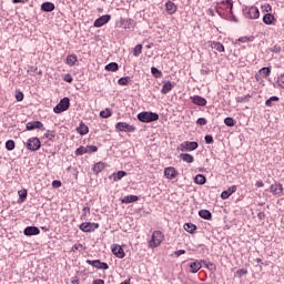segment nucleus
<instances>
[{
  "label": "nucleus",
  "instance_id": "obj_62",
  "mask_svg": "<svg viewBox=\"0 0 284 284\" xmlns=\"http://www.w3.org/2000/svg\"><path fill=\"white\" fill-rule=\"evenodd\" d=\"M174 254H175L176 256H183V254H185V250L175 251Z\"/></svg>",
  "mask_w": 284,
  "mask_h": 284
},
{
  "label": "nucleus",
  "instance_id": "obj_18",
  "mask_svg": "<svg viewBox=\"0 0 284 284\" xmlns=\"http://www.w3.org/2000/svg\"><path fill=\"white\" fill-rule=\"evenodd\" d=\"M110 19H111L110 14L102 16L94 21V27L101 28L102 26H105V23H108Z\"/></svg>",
  "mask_w": 284,
  "mask_h": 284
},
{
  "label": "nucleus",
  "instance_id": "obj_46",
  "mask_svg": "<svg viewBox=\"0 0 284 284\" xmlns=\"http://www.w3.org/2000/svg\"><path fill=\"white\" fill-rule=\"evenodd\" d=\"M251 95H242L236 98V103H248Z\"/></svg>",
  "mask_w": 284,
  "mask_h": 284
},
{
  "label": "nucleus",
  "instance_id": "obj_11",
  "mask_svg": "<svg viewBox=\"0 0 284 284\" xmlns=\"http://www.w3.org/2000/svg\"><path fill=\"white\" fill-rule=\"evenodd\" d=\"M268 192H271L273 196H281L283 194V184L275 182L270 186Z\"/></svg>",
  "mask_w": 284,
  "mask_h": 284
},
{
  "label": "nucleus",
  "instance_id": "obj_14",
  "mask_svg": "<svg viewBox=\"0 0 284 284\" xmlns=\"http://www.w3.org/2000/svg\"><path fill=\"white\" fill-rule=\"evenodd\" d=\"M24 236H39L41 234V230L38 226H27L23 230Z\"/></svg>",
  "mask_w": 284,
  "mask_h": 284
},
{
  "label": "nucleus",
  "instance_id": "obj_21",
  "mask_svg": "<svg viewBox=\"0 0 284 284\" xmlns=\"http://www.w3.org/2000/svg\"><path fill=\"white\" fill-rule=\"evenodd\" d=\"M250 41H254L253 37H241L234 41L232 39V42L235 43V45H241V43H250Z\"/></svg>",
  "mask_w": 284,
  "mask_h": 284
},
{
  "label": "nucleus",
  "instance_id": "obj_4",
  "mask_svg": "<svg viewBox=\"0 0 284 284\" xmlns=\"http://www.w3.org/2000/svg\"><path fill=\"white\" fill-rule=\"evenodd\" d=\"M243 14L246 17V19H258L260 11L256 7H244Z\"/></svg>",
  "mask_w": 284,
  "mask_h": 284
},
{
  "label": "nucleus",
  "instance_id": "obj_19",
  "mask_svg": "<svg viewBox=\"0 0 284 284\" xmlns=\"http://www.w3.org/2000/svg\"><path fill=\"white\" fill-rule=\"evenodd\" d=\"M77 132L81 136H85V134L90 132V128L85 123L80 122L79 126L77 128Z\"/></svg>",
  "mask_w": 284,
  "mask_h": 284
},
{
  "label": "nucleus",
  "instance_id": "obj_27",
  "mask_svg": "<svg viewBox=\"0 0 284 284\" xmlns=\"http://www.w3.org/2000/svg\"><path fill=\"white\" fill-rule=\"evenodd\" d=\"M194 183L196 185H205V183H207V178H205V175H203V174H197L194 178Z\"/></svg>",
  "mask_w": 284,
  "mask_h": 284
},
{
  "label": "nucleus",
  "instance_id": "obj_40",
  "mask_svg": "<svg viewBox=\"0 0 284 284\" xmlns=\"http://www.w3.org/2000/svg\"><path fill=\"white\" fill-rule=\"evenodd\" d=\"M14 148H17V143H14V140H8L6 142V150H8V152H12Z\"/></svg>",
  "mask_w": 284,
  "mask_h": 284
},
{
  "label": "nucleus",
  "instance_id": "obj_41",
  "mask_svg": "<svg viewBox=\"0 0 284 284\" xmlns=\"http://www.w3.org/2000/svg\"><path fill=\"white\" fill-rule=\"evenodd\" d=\"M273 21H274V16L271 14V13H266V14L263 17V22L266 23V26L272 24Z\"/></svg>",
  "mask_w": 284,
  "mask_h": 284
},
{
  "label": "nucleus",
  "instance_id": "obj_54",
  "mask_svg": "<svg viewBox=\"0 0 284 284\" xmlns=\"http://www.w3.org/2000/svg\"><path fill=\"white\" fill-rule=\"evenodd\" d=\"M262 10H265V12H272V6L270 3H264L262 6Z\"/></svg>",
  "mask_w": 284,
  "mask_h": 284
},
{
  "label": "nucleus",
  "instance_id": "obj_53",
  "mask_svg": "<svg viewBox=\"0 0 284 284\" xmlns=\"http://www.w3.org/2000/svg\"><path fill=\"white\" fill-rule=\"evenodd\" d=\"M196 125H201V126L207 125V119H205V118H199V119L196 120Z\"/></svg>",
  "mask_w": 284,
  "mask_h": 284
},
{
  "label": "nucleus",
  "instance_id": "obj_24",
  "mask_svg": "<svg viewBox=\"0 0 284 284\" xmlns=\"http://www.w3.org/2000/svg\"><path fill=\"white\" fill-rule=\"evenodd\" d=\"M136 201H139V196L138 195H125L122 200L121 203H136Z\"/></svg>",
  "mask_w": 284,
  "mask_h": 284
},
{
  "label": "nucleus",
  "instance_id": "obj_28",
  "mask_svg": "<svg viewBox=\"0 0 284 284\" xmlns=\"http://www.w3.org/2000/svg\"><path fill=\"white\" fill-rule=\"evenodd\" d=\"M42 12H52L54 10V3L52 2H43L41 4Z\"/></svg>",
  "mask_w": 284,
  "mask_h": 284
},
{
  "label": "nucleus",
  "instance_id": "obj_38",
  "mask_svg": "<svg viewBox=\"0 0 284 284\" xmlns=\"http://www.w3.org/2000/svg\"><path fill=\"white\" fill-rule=\"evenodd\" d=\"M132 81V78L130 77H123L118 80V85H130V82Z\"/></svg>",
  "mask_w": 284,
  "mask_h": 284
},
{
  "label": "nucleus",
  "instance_id": "obj_20",
  "mask_svg": "<svg viewBox=\"0 0 284 284\" xmlns=\"http://www.w3.org/2000/svg\"><path fill=\"white\" fill-rule=\"evenodd\" d=\"M190 272L191 274H196V272H199V270H201L202 265L201 262H199V260L192 262L190 265Z\"/></svg>",
  "mask_w": 284,
  "mask_h": 284
},
{
  "label": "nucleus",
  "instance_id": "obj_34",
  "mask_svg": "<svg viewBox=\"0 0 284 284\" xmlns=\"http://www.w3.org/2000/svg\"><path fill=\"white\" fill-rule=\"evenodd\" d=\"M211 48L217 52H225V47L221 42H212Z\"/></svg>",
  "mask_w": 284,
  "mask_h": 284
},
{
  "label": "nucleus",
  "instance_id": "obj_25",
  "mask_svg": "<svg viewBox=\"0 0 284 284\" xmlns=\"http://www.w3.org/2000/svg\"><path fill=\"white\" fill-rule=\"evenodd\" d=\"M77 61H79V59L77 58V54H70L65 59V63L67 65H70V68H72L73 65H77Z\"/></svg>",
  "mask_w": 284,
  "mask_h": 284
},
{
  "label": "nucleus",
  "instance_id": "obj_56",
  "mask_svg": "<svg viewBox=\"0 0 284 284\" xmlns=\"http://www.w3.org/2000/svg\"><path fill=\"white\" fill-rule=\"evenodd\" d=\"M236 274L241 278V276H245L247 274V270H245V268L237 270Z\"/></svg>",
  "mask_w": 284,
  "mask_h": 284
},
{
  "label": "nucleus",
  "instance_id": "obj_47",
  "mask_svg": "<svg viewBox=\"0 0 284 284\" xmlns=\"http://www.w3.org/2000/svg\"><path fill=\"white\" fill-rule=\"evenodd\" d=\"M277 84L284 90V73L277 72Z\"/></svg>",
  "mask_w": 284,
  "mask_h": 284
},
{
  "label": "nucleus",
  "instance_id": "obj_45",
  "mask_svg": "<svg viewBox=\"0 0 284 284\" xmlns=\"http://www.w3.org/2000/svg\"><path fill=\"white\" fill-rule=\"evenodd\" d=\"M143 52V44H136L133 49V57H139Z\"/></svg>",
  "mask_w": 284,
  "mask_h": 284
},
{
  "label": "nucleus",
  "instance_id": "obj_42",
  "mask_svg": "<svg viewBox=\"0 0 284 284\" xmlns=\"http://www.w3.org/2000/svg\"><path fill=\"white\" fill-rule=\"evenodd\" d=\"M100 116L101 119H110V116H112V110L105 109L100 111Z\"/></svg>",
  "mask_w": 284,
  "mask_h": 284
},
{
  "label": "nucleus",
  "instance_id": "obj_13",
  "mask_svg": "<svg viewBox=\"0 0 284 284\" xmlns=\"http://www.w3.org/2000/svg\"><path fill=\"white\" fill-rule=\"evenodd\" d=\"M190 100L194 105H199L200 108H205V105H207V100L201 95H193Z\"/></svg>",
  "mask_w": 284,
  "mask_h": 284
},
{
  "label": "nucleus",
  "instance_id": "obj_29",
  "mask_svg": "<svg viewBox=\"0 0 284 284\" xmlns=\"http://www.w3.org/2000/svg\"><path fill=\"white\" fill-rule=\"evenodd\" d=\"M180 159L184 161V163H194V155L190 153L180 154Z\"/></svg>",
  "mask_w": 284,
  "mask_h": 284
},
{
  "label": "nucleus",
  "instance_id": "obj_43",
  "mask_svg": "<svg viewBox=\"0 0 284 284\" xmlns=\"http://www.w3.org/2000/svg\"><path fill=\"white\" fill-rule=\"evenodd\" d=\"M260 74H262L263 77H270V74H272V67H263L260 70Z\"/></svg>",
  "mask_w": 284,
  "mask_h": 284
},
{
  "label": "nucleus",
  "instance_id": "obj_5",
  "mask_svg": "<svg viewBox=\"0 0 284 284\" xmlns=\"http://www.w3.org/2000/svg\"><path fill=\"white\" fill-rule=\"evenodd\" d=\"M27 150H30V152L41 150V140H39V138H30L27 141Z\"/></svg>",
  "mask_w": 284,
  "mask_h": 284
},
{
  "label": "nucleus",
  "instance_id": "obj_10",
  "mask_svg": "<svg viewBox=\"0 0 284 284\" xmlns=\"http://www.w3.org/2000/svg\"><path fill=\"white\" fill-rule=\"evenodd\" d=\"M27 130L31 132L32 130H41L42 132L45 131V126L41 121H31L27 123Z\"/></svg>",
  "mask_w": 284,
  "mask_h": 284
},
{
  "label": "nucleus",
  "instance_id": "obj_26",
  "mask_svg": "<svg viewBox=\"0 0 284 284\" xmlns=\"http://www.w3.org/2000/svg\"><path fill=\"white\" fill-rule=\"evenodd\" d=\"M184 230L185 232H187L189 234H195L196 230H199V227L196 226V224L193 223H185L184 224Z\"/></svg>",
  "mask_w": 284,
  "mask_h": 284
},
{
  "label": "nucleus",
  "instance_id": "obj_22",
  "mask_svg": "<svg viewBox=\"0 0 284 284\" xmlns=\"http://www.w3.org/2000/svg\"><path fill=\"white\" fill-rule=\"evenodd\" d=\"M199 216L204 219V221H212V212L210 210H200Z\"/></svg>",
  "mask_w": 284,
  "mask_h": 284
},
{
  "label": "nucleus",
  "instance_id": "obj_59",
  "mask_svg": "<svg viewBox=\"0 0 284 284\" xmlns=\"http://www.w3.org/2000/svg\"><path fill=\"white\" fill-rule=\"evenodd\" d=\"M201 74L205 75V74H210V68L205 67L203 69L200 70Z\"/></svg>",
  "mask_w": 284,
  "mask_h": 284
},
{
  "label": "nucleus",
  "instance_id": "obj_1",
  "mask_svg": "<svg viewBox=\"0 0 284 284\" xmlns=\"http://www.w3.org/2000/svg\"><path fill=\"white\" fill-rule=\"evenodd\" d=\"M138 121L141 123H154L159 121V113L151 111H143L138 114Z\"/></svg>",
  "mask_w": 284,
  "mask_h": 284
},
{
  "label": "nucleus",
  "instance_id": "obj_60",
  "mask_svg": "<svg viewBox=\"0 0 284 284\" xmlns=\"http://www.w3.org/2000/svg\"><path fill=\"white\" fill-rule=\"evenodd\" d=\"M265 212H260V213H257V219L260 220V221H265Z\"/></svg>",
  "mask_w": 284,
  "mask_h": 284
},
{
  "label": "nucleus",
  "instance_id": "obj_2",
  "mask_svg": "<svg viewBox=\"0 0 284 284\" xmlns=\"http://www.w3.org/2000/svg\"><path fill=\"white\" fill-rule=\"evenodd\" d=\"M163 239H165V235H163V232L154 231L152 233L151 241L149 242L150 247H159V245L163 243Z\"/></svg>",
  "mask_w": 284,
  "mask_h": 284
},
{
  "label": "nucleus",
  "instance_id": "obj_51",
  "mask_svg": "<svg viewBox=\"0 0 284 284\" xmlns=\"http://www.w3.org/2000/svg\"><path fill=\"white\" fill-rule=\"evenodd\" d=\"M204 140H205L206 145H212V143H214V136H212L210 134H206L204 136Z\"/></svg>",
  "mask_w": 284,
  "mask_h": 284
},
{
  "label": "nucleus",
  "instance_id": "obj_32",
  "mask_svg": "<svg viewBox=\"0 0 284 284\" xmlns=\"http://www.w3.org/2000/svg\"><path fill=\"white\" fill-rule=\"evenodd\" d=\"M185 148L187 149V152H194V150L199 149V142L185 141Z\"/></svg>",
  "mask_w": 284,
  "mask_h": 284
},
{
  "label": "nucleus",
  "instance_id": "obj_12",
  "mask_svg": "<svg viewBox=\"0 0 284 284\" xmlns=\"http://www.w3.org/2000/svg\"><path fill=\"white\" fill-rule=\"evenodd\" d=\"M164 176L169 179V181H172L179 176V171H176V169L173 166H168L164 169Z\"/></svg>",
  "mask_w": 284,
  "mask_h": 284
},
{
  "label": "nucleus",
  "instance_id": "obj_50",
  "mask_svg": "<svg viewBox=\"0 0 284 284\" xmlns=\"http://www.w3.org/2000/svg\"><path fill=\"white\" fill-rule=\"evenodd\" d=\"M26 98V95L20 91V90H16V100L21 102L23 101V99Z\"/></svg>",
  "mask_w": 284,
  "mask_h": 284
},
{
  "label": "nucleus",
  "instance_id": "obj_33",
  "mask_svg": "<svg viewBox=\"0 0 284 284\" xmlns=\"http://www.w3.org/2000/svg\"><path fill=\"white\" fill-rule=\"evenodd\" d=\"M112 179L114 182L121 181V179H123V176H128V172L125 171H118L116 173H113Z\"/></svg>",
  "mask_w": 284,
  "mask_h": 284
},
{
  "label": "nucleus",
  "instance_id": "obj_39",
  "mask_svg": "<svg viewBox=\"0 0 284 284\" xmlns=\"http://www.w3.org/2000/svg\"><path fill=\"white\" fill-rule=\"evenodd\" d=\"M151 74H152L155 79H161V77H163V72H161V70H159L156 67H152V68H151Z\"/></svg>",
  "mask_w": 284,
  "mask_h": 284
},
{
  "label": "nucleus",
  "instance_id": "obj_3",
  "mask_svg": "<svg viewBox=\"0 0 284 284\" xmlns=\"http://www.w3.org/2000/svg\"><path fill=\"white\" fill-rule=\"evenodd\" d=\"M68 110H70V98L61 99L60 102L53 108V112L55 114H61Z\"/></svg>",
  "mask_w": 284,
  "mask_h": 284
},
{
  "label": "nucleus",
  "instance_id": "obj_64",
  "mask_svg": "<svg viewBox=\"0 0 284 284\" xmlns=\"http://www.w3.org/2000/svg\"><path fill=\"white\" fill-rule=\"evenodd\" d=\"M256 187H263L265 185V183H263V181H257L255 183Z\"/></svg>",
  "mask_w": 284,
  "mask_h": 284
},
{
  "label": "nucleus",
  "instance_id": "obj_57",
  "mask_svg": "<svg viewBox=\"0 0 284 284\" xmlns=\"http://www.w3.org/2000/svg\"><path fill=\"white\" fill-rule=\"evenodd\" d=\"M61 185H62V183H61V181H59V180H54V181L52 182V187L59 189V187H61Z\"/></svg>",
  "mask_w": 284,
  "mask_h": 284
},
{
  "label": "nucleus",
  "instance_id": "obj_55",
  "mask_svg": "<svg viewBox=\"0 0 284 284\" xmlns=\"http://www.w3.org/2000/svg\"><path fill=\"white\" fill-rule=\"evenodd\" d=\"M206 270H210V272H214V270H216V265H214V263L209 262L206 264Z\"/></svg>",
  "mask_w": 284,
  "mask_h": 284
},
{
  "label": "nucleus",
  "instance_id": "obj_52",
  "mask_svg": "<svg viewBox=\"0 0 284 284\" xmlns=\"http://www.w3.org/2000/svg\"><path fill=\"white\" fill-rule=\"evenodd\" d=\"M63 81H65L67 83H72L74 81V78H72V74L67 73L63 75Z\"/></svg>",
  "mask_w": 284,
  "mask_h": 284
},
{
  "label": "nucleus",
  "instance_id": "obj_61",
  "mask_svg": "<svg viewBox=\"0 0 284 284\" xmlns=\"http://www.w3.org/2000/svg\"><path fill=\"white\" fill-rule=\"evenodd\" d=\"M178 150H181V152H187V146H185V142L180 144V148H178Z\"/></svg>",
  "mask_w": 284,
  "mask_h": 284
},
{
  "label": "nucleus",
  "instance_id": "obj_35",
  "mask_svg": "<svg viewBox=\"0 0 284 284\" xmlns=\"http://www.w3.org/2000/svg\"><path fill=\"white\" fill-rule=\"evenodd\" d=\"M278 101H281V98L273 95L265 101V105H266V108H272V105H273L272 103H276Z\"/></svg>",
  "mask_w": 284,
  "mask_h": 284
},
{
  "label": "nucleus",
  "instance_id": "obj_17",
  "mask_svg": "<svg viewBox=\"0 0 284 284\" xmlns=\"http://www.w3.org/2000/svg\"><path fill=\"white\" fill-rule=\"evenodd\" d=\"M112 254H114L116 258H125V251H123V247H121V245L115 244L112 247Z\"/></svg>",
  "mask_w": 284,
  "mask_h": 284
},
{
  "label": "nucleus",
  "instance_id": "obj_16",
  "mask_svg": "<svg viewBox=\"0 0 284 284\" xmlns=\"http://www.w3.org/2000/svg\"><path fill=\"white\" fill-rule=\"evenodd\" d=\"M174 85H176L175 82H172V81L164 82L161 89V94H169V92H172V90H174Z\"/></svg>",
  "mask_w": 284,
  "mask_h": 284
},
{
  "label": "nucleus",
  "instance_id": "obj_30",
  "mask_svg": "<svg viewBox=\"0 0 284 284\" xmlns=\"http://www.w3.org/2000/svg\"><path fill=\"white\" fill-rule=\"evenodd\" d=\"M165 8H166L168 14H174V12H176V4H174V2L172 1H168L165 3Z\"/></svg>",
  "mask_w": 284,
  "mask_h": 284
},
{
  "label": "nucleus",
  "instance_id": "obj_58",
  "mask_svg": "<svg viewBox=\"0 0 284 284\" xmlns=\"http://www.w3.org/2000/svg\"><path fill=\"white\" fill-rule=\"evenodd\" d=\"M271 52H275V53L281 52V45L275 44L273 48H271Z\"/></svg>",
  "mask_w": 284,
  "mask_h": 284
},
{
  "label": "nucleus",
  "instance_id": "obj_7",
  "mask_svg": "<svg viewBox=\"0 0 284 284\" xmlns=\"http://www.w3.org/2000/svg\"><path fill=\"white\" fill-rule=\"evenodd\" d=\"M116 132H135L136 126L128 124V122H118L115 124Z\"/></svg>",
  "mask_w": 284,
  "mask_h": 284
},
{
  "label": "nucleus",
  "instance_id": "obj_31",
  "mask_svg": "<svg viewBox=\"0 0 284 284\" xmlns=\"http://www.w3.org/2000/svg\"><path fill=\"white\" fill-rule=\"evenodd\" d=\"M104 70L106 72H116L119 70V63L116 62H110L104 67Z\"/></svg>",
  "mask_w": 284,
  "mask_h": 284
},
{
  "label": "nucleus",
  "instance_id": "obj_15",
  "mask_svg": "<svg viewBox=\"0 0 284 284\" xmlns=\"http://www.w3.org/2000/svg\"><path fill=\"white\" fill-rule=\"evenodd\" d=\"M236 190H239V186L232 185L231 187H229L227 190H225L221 193V199L223 201H225L226 199L231 197L232 194H234L236 192Z\"/></svg>",
  "mask_w": 284,
  "mask_h": 284
},
{
  "label": "nucleus",
  "instance_id": "obj_48",
  "mask_svg": "<svg viewBox=\"0 0 284 284\" xmlns=\"http://www.w3.org/2000/svg\"><path fill=\"white\" fill-rule=\"evenodd\" d=\"M75 156H83V154H87L85 146H80L74 152Z\"/></svg>",
  "mask_w": 284,
  "mask_h": 284
},
{
  "label": "nucleus",
  "instance_id": "obj_23",
  "mask_svg": "<svg viewBox=\"0 0 284 284\" xmlns=\"http://www.w3.org/2000/svg\"><path fill=\"white\" fill-rule=\"evenodd\" d=\"M94 174H97V176H99V174H101L102 170H105V164L103 162H98L93 165L92 168Z\"/></svg>",
  "mask_w": 284,
  "mask_h": 284
},
{
  "label": "nucleus",
  "instance_id": "obj_63",
  "mask_svg": "<svg viewBox=\"0 0 284 284\" xmlns=\"http://www.w3.org/2000/svg\"><path fill=\"white\" fill-rule=\"evenodd\" d=\"M92 284H105V281L103 280H94Z\"/></svg>",
  "mask_w": 284,
  "mask_h": 284
},
{
  "label": "nucleus",
  "instance_id": "obj_37",
  "mask_svg": "<svg viewBox=\"0 0 284 284\" xmlns=\"http://www.w3.org/2000/svg\"><path fill=\"white\" fill-rule=\"evenodd\" d=\"M224 124L226 128H234V125H236V120H234V118L227 116L224 119Z\"/></svg>",
  "mask_w": 284,
  "mask_h": 284
},
{
  "label": "nucleus",
  "instance_id": "obj_6",
  "mask_svg": "<svg viewBox=\"0 0 284 284\" xmlns=\"http://www.w3.org/2000/svg\"><path fill=\"white\" fill-rule=\"evenodd\" d=\"M79 230H81V232L91 233L94 232V230H99V223L83 222L79 225Z\"/></svg>",
  "mask_w": 284,
  "mask_h": 284
},
{
  "label": "nucleus",
  "instance_id": "obj_49",
  "mask_svg": "<svg viewBox=\"0 0 284 284\" xmlns=\"http://www.w3.org/2000/svg\"><path fill=\"white\" fill-rule=\"evenodd\" d=\"M19 196H20V201L23 203V201H26V199H28V191L27 190H22L18 192Z\"/></svg>",
  "mask_w": 284,
  "mask_h": 284
},
{
  "label": "nucleus",
  "instance_id": "obj_9",
  "mask_svg": "<svg viewBox=\"0 0 284 284\" xmlns=\"http://www.w3.org/2000/svg\"><path fill=\"white\" fill-rule=\"evenodd\" d=\"M87 263L97 270H110V265L101 260H87Z\"/></svg>",
  "mask_w": 284,
  "mask_h": 284
},
{
  "label": "nucleus",
  "instance_id": "obj_44",
  "mask_svg": "<svg viewBox=\"0 0 284 284\" xmlns=\"http://www.w3.org/2000/svg\"><path fill=\"white\" fill-rule=\"evenodd\" d=\"M87 154H92L94 152H99V148L97 145H87L84 146Z\"/></svg>",
  "mask_w": 284,
  "mask_h": 284
},
{
  "label": "nucleus",
  "instance_id": "obj_8",
  "mask_svg": "<svg viewBox=\"0 0 284 284\" xmlns=\"http://www.w3.org/2000/svg\"><path fill=\"white\" fill-rule=\"evenodd\" d=\"M233 8H234V3L232 2V0H222L219 3V8H217V12H221V10H224L225 12H230V14H233Z\"/></svg>",
  "mask_w": 284,
  "mask_h": 284
},
{
  "label": "nucleus",
  "instance_id": "obj_36",
  "mask_svg": "<svg viewBox=\"0 0 284 284\" xmlns=\"http://www.w3.org/2000/svg\"><path fill=\"white\" fill-rule=\"evenodd\" d=\"M44 139H48L49 141H51V143H54L55 139H57V133L54 131H48L47 133H44Z\"/></svg>",
  "mask_w": 284,
  "mask_h": 284
}]
</instances>
